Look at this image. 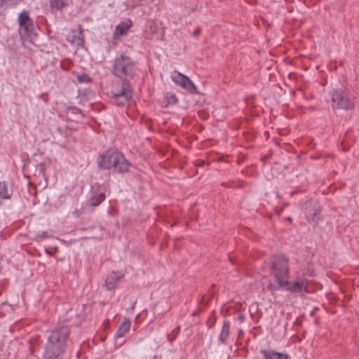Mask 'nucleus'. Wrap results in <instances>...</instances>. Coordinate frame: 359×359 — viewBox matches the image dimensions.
Returning <instances> with one entry per match:
<instances>
[{
	"label": "nucleus",
	"mask_w": 359,
	"mask_h": 359,
	"mask_svg": "<svg viewBox=\"0 0 359 359\" xmlns=\"http://www.w3.org/2000/svg\"><path fill=\"white\" fill-rule=\"evenodd\" d=\"M43 95H44V94H43V93H42V94H41V95H39V97H40L41 98H43Z\"/></svg>",
	"instance_id": "obj_29"
},
{
	"label": "nucleus",
	"mask_w": 359,
	"mask_h": 359,
	"mask_svg": "<svg viewBox=\"0 0 359 359\" xmlns=\"http://www.w3.org/2000/svg\"><path fill=\"white\" fill-rule=\"evenodd\" d=\"M320 210L319 205L313 202H309L306 204V218L312 225L318 224L320 219Z\"/></svg>",
	"instance_id": "obj_9"
},
{
	"label": "nucleus",
	"mask_w": 359,
	"mask_h": 359,
	"mask_svg": "<svg viewBox=\"0 0 359 359\" xmlns=\"http://www.w3.org/2000/svg\"><path fill=\"white\" fill-rule=\"evenodd\" d=\"M12 193V190L8 189L5 182H0V198L1 199L11 198Z\"/></svg>",
	"instance_id": "obj_19"
},
{
	"label": "nucleus",
	"mask_w": 359,
	"mask_h": 359,
	"mask_svg": "<svg viewBox=\"0 0 359 359\" xmlns=\"http://www.w3.org/2000/svg\"><path fill=\"white\" fill-rule=\"evenodd\" d=\"M34 29V23L29 26L25 27L23 29H20V34L22 36L28 37L31 35Z\"/></svg>",
	"instance_id": "obj_21"
},
{
	"label": "nucleus",
	"mask_w": 359,
	"mask_h": 359,
	"mask_svg": "<svg viewBox=\"0 0 359 359\" xmlns=\"http://www.w3.org/2000/svg\"><path fill=\"white\" fill-rule=\"evenodd\" d=\"M287 219H288V221H290V222L292 221L291 217H288Z\"/></svg>",
	"instance_id": "obj_30"
},
{
	"label": "nucleus",
	"mask_w": 359,
	"mask_h": 359,
	"mask_svg": "<svg viewBox=\"0 0 359 359\" xmlns=\"http://www.w3.org/2000/svg\"><path fill=\"white\" fill-rule=\"evenodd\" d=\"M67 325H58L50 330L44 346L43 359H63L69 339Z\"/></svg>",
	"instance_id": "obj_1"
},
{
	"label": "nucleus",
	"mask_w": 359,
	"mask_h": 359,
	"mask_svg": "<svg viewBox=\"0 0 359 359\" xmlns=\"http://www.w3.org/2000/svg\"><path fill=\"white\" fill-rule=\"evenodd\" d=\"M48 237V232L43 231L41 233L37 235L36 239L38 241H41L42 240L47 238Z\"/></svg>",
	"instance_id": "obj_24"
},
{
	"label": "nucleus",
	"mask_w": 359,
	"mask_h": 359,
	"mask_svg": "<svg viewBox=\"0 0 359 359\" xmlns=\"http://www.w3.org/2000/svg\"><path fill=\"white\" fill-rule=\"evenodd\" d=\"M271 273L276 280L277 287L286 285V280L289 278V259L284 255H276L272 257L271 262Z\"/></svg>",
	"instance_id": "obj_3"
},
{
	"label": "nucleus",
	"mask_w": 359,
	"mask_h": 359,
	"mask_svg": "<svg viewBox=\"0 0 359 359\" xmlns=\"http://www.w3.org/2000/svg\"><path fill=\"white\" fill-rule=\"evenodd\" d=\"M112 169L114 172L118 173H123L128 171L131 166L130 163L125 158L123 154L118 153L115 163H113Z\"/></svg>",
	"instance_id": "obj_10"
},
{
	"label": "nucleus",
	"mask_w": 359,
	"mask_h": 359,
	"mask_svg": "<svg viewBox=\"0 0 359 359\" xmlns=\"http://www.w3.org/2000/svg\"><path fill=\"white\" fill-rule=\"evenodd\" d=\"M260 353L265 359H289L290 358L285 353L277 352L272 350L262 349Z\"/></svg>",
	"instance_id": "obj_12"
},
{
	"label": "nucleus",
	"mask_w": 359,
	"mask_h": 359,
	"mask_svg": "<svg viewBox=\"0 0 359 359\" xmlns=\"http://www.w3.org/2000/svg\"><path fill=\"white\" fill-rule=\"evenodd\" d=\"M77 80L80 83H90L91 78L86 74H80L77 76Z\"/></svg>",
	"instance_id": "obj_22"
},
{
	"label": "nucleus",
	"mask_w": 359,
	"mask_h": 359,
	"mask_svg": "<svg viewBox=\"0 0 359 359\" xmlns=\"http://www.w3.org/2000/svg\"><path fill=\"white\" fill-rule=\"evenodd\" d=\"M119 151L109 149L104 153L101 154L98 158V165L102 169H112L113 163H115V160L118 154Z\"/></svg>",
	"instance_id": "obj_8"
},
{
	"label": "nucleus",
	"mask_w": 359,
	"mask_h": 359,
	"mask_svg": "<svg viewBox=\"0 0 359 359\" xmlns=\"http://www.w3.org/2000/svg\"><path fill=\"white\" fill-rule=\"evenodd\" d=\"M316 310H317V309H316H316H313V311H312L311 312V316H313V315L314 314V313H315V311H316Z\"/></svg>",
	"instance_id": "obj_28"
},
{
	"label": "nucleus",
	"mask_w": 359,
	"mask_h": 359,
	"mask_svg": "<svg viewBox=\"0 0 359 359\" xmlns=\"http://www.w3.org/2000/svg\"><path fill=\"white\" fill-rule=\"evenodd\" d=\"M172 81L177 86L191 93H197V88L194 82L186 75L175 71L171 75Z\"/></svg>",
	"instance_id": "obj_7"
},
{
	"label": "nucleus",
	"mask_w": 359,
	"mask_h": 359,
	"mask_svg": "<svg viewBox=\"0 0 359 359\" xmlns=\"http://www.w3.org/2000/svg\"><path fill=\"white\" fill-rule=\"evenodd\" d=\"M81 29L80 31H78L76 33V35L73 36V39L72 40V43H79L81 41Z\"/></svg>",
	"instance_id": "obj_23"
},
{
	"label": "nucleus",
	"mask_w": 359,
	"mask_h": 359,
	"mask_svg": "<svg viewBox=\"0 0 359 359\" xmlns=\"http://www.w3.org/2000/svg\"><path fill=\"white\" fill-rule=\"evenodd\" d=\"M106 198L104 192L93 193L90 198L88 199V205L90 207H97L102 203Z\"/></svg>",
	"instance_id": "obj_17"
},
{
	"label": "nucleus",
	"mask_w": 359,
	"mask_h": 359,
	"mask_svg": "<svg viewBox=\"0 0 359 359\" xmlns=\"http://www.w3.org/2000/svg\"><path fill=\"white\" fill-rule=\"evenodd\" d=\"M112 74L118 78L133 79L135 74V62L130 57L121 55L114 60Z\"/></svg>",
	"instance_id": "obj_4"
},
{
	"label": "nucleus",
	"mask_w": 359,
	"mask_h": 359,
	"mask_svg": "<svg viewBox=\"0 0 359 359\" xmlns=\"http://www.w3.org/2000/svg\"><path fill=\"white\" fill-rule=\"evenodd\" d=\"M132 26V22L130 20H127L126 21L121 22L118 25H117L115 27V30L114 32V37H117L121 35H126L129 29Z\"/></svg>",
	"instance_id": "obj_13"
},
{
	"label": "nucleus",
	"mask_w": 359,
	"mask_h": 359,
	"mask_svg": "<svg viewBox=\"0 0 359 359\" xmlns=\"http://www.w3.org/2000/svg\"><path fill=\"white\" fill-rule=\"evenodd\" d=\"M18 20L19 25H24L25 22H29L32 20L29 18L27 12L24 11L19 14Z\"/></svg>",
	"instance_id": "obj_20"
},
{
	"label": "nucleus",
	"mask_w": 359,
	"mask_h": 359,
	"mask_svg": "<svg viewBox=\"0 0 359 359\" xmlns=\"http://www.w3.org/2000/svg\"><path fill=\"white\" fill-rule=\"evenodd\" d=\"M33 23H34L33 21L31 20V21H29V22H25L24 25H19L20 29H23L25 27L29 26L30 25H32Z\"/></svg>",
	"instance_id": "obj_26"
},
{
	"label": "nucleus",
	"mask_w": 359,
	"mask_h": 359,
	"mask_svg": "<svg viewBox=\"0 0 359 359\" xmlns=\"http://www.w3.org/2000/svg\"><path fill=\"white\" fill-rule=\"evenodd\" d=\"M71 110H72L73 113H81V110L77 107H72Z\"/></svg>",
	"instance_id": "obj_27"
},
{
	"label": "nucleus",
	"mask_w": 359,
	"mask_h": 359,
	"mask_svg": "<svg viewBox=\"0 0 359 359\" xmlns=\"http://www.w3.org/2000/svg\"><path fill=\"white\" fill-rule=\"evenodd\" d=\"M178 102L177 95L173 93H166L163 99L160 100V104L162 107L167 108L170 105L176 104Z\"/></svg>",
	"instance_id": "obj_14"
},
{
	"label": "nucleus",
	"mask_w": 359,
	"mask_h": 359,
	"mask_svg": "<svg viewBox=\"0 0 359 359\" xmlns=\"http://www.w3.org/2000/svg\"><path fill=\"white\" fill-rule=\"evenodd\" d=\"M131 323L129 318H126L121 324L118 326L114 337L115 338H121L130 330Z\"/></svg>",
	"instance_id": "obj_16"
},
{
	"label": "nucleus",
	"mask_w": 359,
	"mask_h": 359,
	"mask_svg": "<svg viewBox=\"0 0 359 359\" xmlns=\"http://www.w3.org/2000/svg\"><path fill=\"white\" fill-rule=\"evenodd\" d=\"M330 95L333 109L351 110L355 107L354 97L350 95L346 88L333 89Z\"/></svg>",
	"instance_id": "obj_5"
},
{
	"label": "nucleus",
	"mask_w": 359,
	"mask_h": 359,
	"mask_svg": "<svg viewBox=\"0 0 359 359\" xmlns=\"http://www.w3.org/2000/svg\"><path fill=\"white\" fill-rule=\"evenodd\" d=\"M287 284L285 286L277 287L276 285L270 283L267 287L269 290H278L279 289H283L292 292H302L306 291L307 288L308 281L306 278H297L294 283H290L288 279L286 280Z\"/></svg>",
	"instance_id": "obj_6"
},
{
	"label": "nucleus",
	"mask_w": 359,
	"mask_h": 359,
	"mask_svg": "<svg viewBox=\"0 0 359 359\" xmlns=\"http://www.w3.org/2000/svg\"><path fill=\"white\" fill-rule=\"evenodd\" d=\"M201 33V28L198 27L195 29V30L194 32V36L196 37H198L200 36Z\"/></svg>",
	"instance_id": "obj_25"
},
{
	"label": "nucleus",
	"mask_w": 359,
	"mask_h": 359,
	"mask_svg": "<svg viewBox=\"0 0 359 359\" xmlns=\"http://www.w3.org/2000/svg\"><path fill=\"white\" fill-rule=\"evenodd\" d=\"M50 8L52 11H58L69 6V0H50Z\"/></svg>",
	"instance_id": "obj_18"
},
{
	"label": "nucleus",
	"mask_w": 359,
	"mask_h": 359,
	"mask_svg": "<svg viewBox=\"0 0 359 359\" xmlns=\"http://www.w3.org/2000/svg\"><path fill=\"white\" fill-rule=\"evenodd\" d=\"M230 322L224 320L222 324V330L219 335L218 339L222 344H226L230 335Z\"/></svg>",
	"instance_id": "obj_15"
},
{
	"label": "nucleus",
	"mask_w": 359,
	"mask_h": 359,
	"mask_svg": "<svg viewBox=\"0 0 359 359\" xmlns=\"http://www.w3.org/2000/svg\"><path fill=\"white\" fill-rule=\"evenodd\" d=\"M124 276V273L119 271H112L105 280V286L108 290L116 287L117 282Z\"/></svg>",
	"instance_id": "obj_11"
},
{
	"label": "nucleus",
	"mask_w": 359,
	"mask_h": 359,
	"mask_svg": "<svg viewBox=\"0 0 359 359\" xmlns=\"http://www.w3.org/2000/svg\"><path fill=\"white\" fill-rule=\"evenodd\" d=\"M133 89L129 81L120 80L115 82L110 90V102L118 107L128 104L133 98Z\"/></svg>",
	"instance_id": "obj_2"
}]
</instances>
